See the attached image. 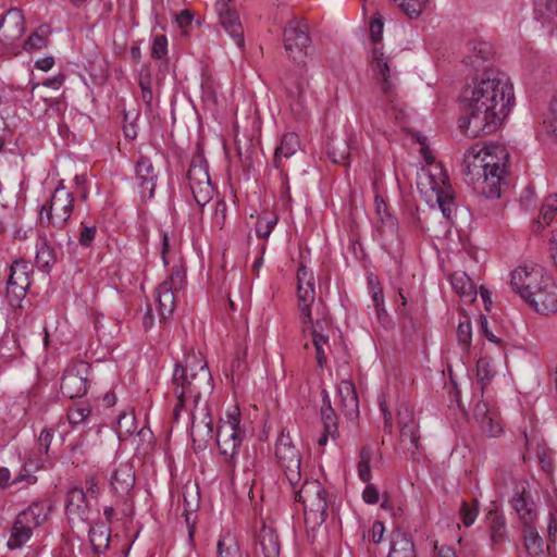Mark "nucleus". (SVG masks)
<instances>
[{"instance_id":"f257e3e1","label":"nucleus","mask_w":557,"mask_h":557,"mask_svg":"<svg viewBox=\"0 0 557 557\" xmlns=\"http://www.w3.org/2000/svg\"><path fill=\"white\" fill-rule=\"evenodd\" d=\"M462 132L471 138L488 135L503 125L515 106L513 87L506 73L484 67L467 84L460 95Z\"/></svg>"},{"instance_id":"f03ea898","label":"nucleus","mask_w":557,"mask_h":557,"mask_svg":"<svg viewBox=\"0 0 557 557\" xmlns=\"http://www.w3.org/2000/svg\"><path fill=\"white\" fill-rule=\"evenodd\" d=\"M173 393L177 398V404L174 407V420L177 421L181 411L186 408V400L188 397L193 398L194 408L190 409L191 423H195V409L203 394L211 395L214 388L211 372L207 362L201 356L189 354L185 357L184 363L176 362L172 375ZM205 434L197 437L194 433V426L190 434L196 453L205 450L209 441L212 438L213 433V419L211 410L208 405L205 408Z\"/></svg>"},{"instance_id":"7ed1b4c3","label":"nucleus","mask_w":557,"mask_h":557,"mask_svg":"<svg viewBox=\"0 0 557 557\" xmlns=\"http://www.w3.org/2000/svg\"><path fill=\"white\" fill-rule=\"evenodd\" d=\"M509 152L504 146L486 147L478 150L469 148L462 162L461 172L468 184H479L474 187L481 195L488 199H498L502 196V186L507 174Z\"/></svg>"},{"instance_id":"20e7f679","label":"nucleus","mask_w":557,"mask_h":557,"mask_svg":"<svg viewBox=\"0 0 557 557\" xmlns=\"http://www.w3.org/2000/svg\"><path fill=\"white\" fill-rule=\"evenodd\" d=\"M239 425L240 411L234 406L226 412V420L220 419L215 434L219 453L232 470L235 469V458L245 436V431Z\"/></svg>"},{"instance_id":"39448f33","label":"nucleus","mask_w":557,"mask_h":557,"mask_svg":"<svg viewBox=\"0 0 557 557\" xmlns=\"http://www.w3.org/2000/svg\"><path fill=\"white\" fill-rule=\"evenodd\" d=\"M327 493L319 481L306 480L298 491L295 500L304 504L305 521L320 525L327 518Z\"/></svg>"},{"instance_id":"423d86ee","label":"nucleus","mask_w":557,"mask_h":557,"mask_svg":"<svg viewBox=\"0 0 557 557\" xmlns=\"http://www.w3.org/2000/svg\"><path fill=\"white\" fill-rule=\"evenodd\" d=\"M91 366L84 360H72L63 371L60 393L69 398H81L86 395L89 384Z\"/></svg>"},{"instance_id":"0eeeda50","label":"nucleus","mask_w":557,"mask_h":557,"mask_svg":"<svg viewBox=\"0 0 557 557\" xmlns=\"http://www.w3.org/2000/svg\"><path fill=\"white\" fill-rule=\"evenodd\" d=\"M275 456L284 470L288 483L292 487H295L301 480V456L293 444L289 434L285 433V430H282L276 441Z\"/></svg>"},{"instance_id":"6e6552de","label":"nucleus","mask_w":557,"mask_h":557,"mask_svg":"<svg viewBox=\"0 0 557 557\" xmlns=\"http://www.w3.org/2000/svg\"><path fill=\"white\" fill-rule=\"evenodd\" d=\"M549 278L541 267H519L510 274V286L528 304L534 292L540 290Z\"/></svg>"},{"instance_id":"1a4fd4ad","label":"nucleus","mask_w":557,"mask_h":557,"mask_svg":"<svg viewBox=\"0 0 557 557\" xmlns=\"http://www.w3.org/2000/svg\"><path fill=\"white\" fill-rule=\"evenodd\" d=\"M283 44L288 57L295 62L308 55L311 45L308 25L302 20L289 21L283 30Z\"/></svg>"},{"instance_id":"9d476101","label":"nucleus","mask_w":557,"mask_h":557,"mask_svg":"<svg viewBox=\"0 0 557 557\" xmlns=\"http://www.w3.org/2000/svg\"><path fill=\"white\" fill-rule=\"evenodd\" d=\"M74 208V196L66 191L62 182L54 189L50 201L41 207L40 213L47 211L48 225L63 228L71 218Z\"/></svg>"},{"instance_id":"9b49d317","label":"nucleus","mask_w":557,"mask_h":557,"mask_svg":"<svg viewBox=\"0 0 557 557\" xmlns=\"http://www.w3.org/2000/svg\"><path fill=\"white\" fill-rule=\"evenodd\" d=\"M307 69L302 64L294 73H289L283 81L286 97L294 114L301 116L306 110L305 91L309 85L306 77Z\"/></svg>"},{"instance_id":"f8f14e48","label":"nucleus","mask_w":557,"mask_h":557,"mask_svg":"<svg viewBox=\"0 0 557 557\" xmlns=\"http://www.w3.org/2000/svg\"><path fill=\"white\" fill-rule=\"evenodd\" d=\"M232 1L233 0H216L215 12L221 26L233 38L236 46L243 48L245 45L244 29L238 13L230 7Z\"/></svg>"},{"instance_id":"ddd939ff","label":"nucleus","mask_w":557,"mask_h":557,"mask_svg":"<svg viewBox=\"0 0 557 557\" xmlns=\"http://www.w3.org/2000/svg\"><path fill=\"white\" fill-rule=\"evenodd\" d=\"M135 177L143 200L146 201L153 198L158 181V171L149 157L140 154L137 159L135 163Z\"/></svg>"},{"instance_id":"4468645a","label":"nucleus","mask_w":557,"mask_h":557,"mask_svg":"<svg viewBox=\"0 0 557 557\" xmlns=\"http://www.w3.org/2000/svg\"><path fill=\"white\" fill-rule=\"evenodd\" d=\"M398 423L400 426V437L403 441L409 440L408 451L413 462H420L422 457V445L420 444L419 426L411 412H398Z\"/></svg>"},{"instance_id":"2eb2a0df","label":"nucleus","mask_w":557,"mask_h":557,"mask_svg":"<svg viewBox=\"0 0 557 557\" xmlns=\"http://www.w3.org/2000/svg\"><path fill=\"white\" fill-rule=\"evenodd\" d=\"M534 296L528 301V305L537 313L549 314L557 312V284L550 277Z\"/></svg>"},{"instance_id":"dca6fc26","label":"nucleus","mask_w":557,"mask_h":557,"mask_svg":"<svg viewBox=\"0 0 557 557\" xmlns=\"http://www.w3.org/2000/svg\"><path fill=\"white\" fill-rule=\"evenodd\" d=\"M469 54L465 58L466 65L473 66L476 73H482L484 67H492L495 51L493 46L484 40H471L468 44Z\"/></svg>"},{"instance_id":"f3484780","label":"nucleus","mask_w":557,"mask_h":557,"mask_svg":"<svg viewBox=\"0 0 557 557\" xmlns=\"http://www.w3.org/2000/svg\"><path fill=\"white\" fill-rule=\"evenodd\" d=\"M65 512L69 519L86 521L88 519L89 505L86 493L79 487H72L66 493Z\"/></svg>"},{"instance_id":"a211bd4d","label":"nucleus","mask_w":557,"mask_h":557,"mask_svg":"<svg viewBox=\"0 0 557 557\" xmlns=\"http://www.w3.org/2000/svg\"><path fill=\"white\" fill-rule=\"evenodd\" d=\"M110 484L119 496H127L135 485V471L132 463H120L111 476Z\"/></svg>"},{"instance_id":"6ab92c4d","label":"nucleus","mask_w":557,"mask_h":557,"mask_svg":"<svg viewBox=\"0 0 557 557\" xmlns=\"http://www.w3.org/2000/svg\"><path fill=\"white\" fill-rule=\"evenodd\" d=\"M325 152L335 164L348 166L350 163V145L345 135L333 134L330 136L325 146Z\"/></svg>"},{"instance_id":"aec40b11","label":"nucleus","mask_w":557,"mask_h":557,"mask_svg":"<svg viewBox=\"0 0 557 557\" xmlns=\"http://www.w3.org/2000/svg\"><path fill=\"white\" fill-rule=\"evenodd\" d=\"M338 396L341 398V410L349 420L359 417V399L355 385L349 381H343L338 386Z\"/></svg>"},{"instance_id":"412c9836","label":"nucleus","mask_w":557,"mask_h":557,"mask_svg":"<svg viewBox=\"0 0 557 557\" xmlns=\"http://www.w3.org/2000/svg\"><path fill=\"white\" fill-rule=\"evenodd\" d=\"M511 504L523 525L533 524L537 517V512L531 495H528L525 491L517 493L512 497Z\"/></svg>"},{"instance_id":"4be33fe9","label":"nucleus","mask_w":557,"mask_h":557,"mask_svg":"<svg viewBox=\"0 0 557 557\" xmlns=\"http://www.w3.org/2000/svg\"><path fill=\"white\" fill-rule=\"evenodd\" d=\"M387 557H417L411 536L400 530L393 531Z\"/></svg>"},{"instance_id":"5701e85b","label":"nucleus","mask_w":557,"mask_h":557,"mask_svg":"<svg viewBox=\"0 0 557 557\" xmlns=\"http://www.w3.org/2000/svg\"><path fill=\"white\" fill-rule=\"evenodd\" d=\"M47 506L44 502H34L26 509L22 510L17 517V524H24L34 530L41 525L47 519Z\"/></svg>"},{"instance_id":"b1692460","label":"nucleus","mask_w":557,"mask_h":557,"mask_svg":"<svg viewBox=\"0 0 557 557\" xmlns=\"http://www.w3.org/2000/svg\"><path fill=\"white\" fill-rule=\"evenodd\" d=\"M372 62L375 64L374 72L381 83L382 91L385 95H389L393 89V85L389 81L391 69L388 58L384 55L381 48L375 47L372 49Z\"/></svg>"},{"instance_id":"393cba45","label":"nucleus","mask_w":557,"mask_h":557,"mask_svg":"<svg viewBox=\"0 0 557 557\" xmlns=\"http://www.w3.org/2000/svg\"><path fill=\"white\" fill-rule=\"evenodd\" d=\"M300 143L297 134L287 133L282 136L280 146L275 149L273 164L276 169L282 168V159H288L297 152Z\"/></svg>"},{"instance_id":"a878e982","label":"nucleus","mask_w":557,"mask_h":557,"mask_svg":"<svg viewBox=\"0 0 557 557\" xmlns=\"http://www.w3.org/2000/svg\"><path fill=\"white\" fill-rule=\"evenodd\" d=\"M175 292L168 283H161L157 288L158 311L163 320L171 317L175 309Z\"/></svg>"},{"instance_id":"bb28decb","label":"nucleus","mask_w":557,"mask_h":557,"mask_svg":"<svg viewBox=\"0 0 557 557\" xmlns=\"http://www.w3.org/2000/svg\"><path fill=\"white\" fill-rule=\"evenodd\" d=\"M453 289L465 300L472 302L476 299V288L465 272L454 273L450 277Z\"/></svg>"},{"instance_id":"cd10ccee","label":"nucleus","mask_w":557,"mask_h":557,"mask_svg":"<svg viewBox=\"0 0 557 557\" xmlns=\"http://www.w3.org/2000/svg\"><path fill=\"white\" fill-rule=\"evenodd\" d=\"M491 540L494 545H500L508 539L506 519L497 510H490L487 513Z\"/></svg>"},{"instance_id":"c85d7f7f","label":"nucleus","mask_w":557,"mask_h":557,"mask_svg":"<svg viewBox=\"0 0 557 557\" xmlns=\"http://www.w3.org/2000/svg\"><path fill=\"white\" fill-rule=\"evenodd\" d=\"M321 420L324 431L330 434L332 438L338 437L337 416L331 405L330 397L325 392L322 399Z\"/></svg>"},{"instance_id":"c756f323","label":"nucleus","mask_w":557,"mask_h":557,"mask_svg":"<svg viewBox=\"0 0 557 557\" xmlns=\"http://www.w3.org/2000/svg\"><path fill=\"white\" fill-rule=\"evenodd\" d=\"M32 268L24 259H15L10 265V275L8 281L17 283V285L29 288Z\"/></svg>"},{"instance_id":"7c9ffc66","label":"nucleus","mask_w":557,"mask_h":557,"mask_svg":"<svg viewBox=\"0 0 557 557\" xmlns=\"http://www.w3.org/2000/svg\"><path fill=\"white\" fill-rule=\"evenodd\" d=\"M7 24L10 38H15L24 33V15L23 11L17 8L10 9L4 16L0 17V28Z\"/></svg>"},{"instance_id":"2f4dec72","label":"nucleus","mask_w":557,"mask_h":557,"mask_svg":"<svg viewBox=\"0 0 557 557\" xmlns=\"http://www.w3.org/2000/svg\"><path fill=\"white\" fill-rule=\"evenodd\" d=\"M259 544L261 546L264 557H278L280 542L276 532L263 527L259 533Z\"/></svg>"},{"instance_id":"473e14b6","label":"nucleus","mask_w":557,"mask_h":557,"mask_svg":"<svg viewBox=\"0 0 557 557\" xmlns=\"http://www.w3.org/2000/svg\"><path fill=\"white\" fill-rule=\"evenodd\" d=\"M187 180L189 185L194 183L211 182L209 175V165L202 156H198L191 160L187 172Z\"/></svg>"},{"instance_id":"72a5a7b5","label":"nucleus","mask_w":557,"mask_h":557,"mask_svg":"<svg viewBox=\"0 0 557 557\" xmlns=\"http://www.w3.org/2000/svg\"><path fill=\"white\" fill-rule=\"evenodd\" d=\"M35 262L38 269L45 273H49L52 265L57 262L55 250L47 240H42L37 245Z\"/></svg>"},{"instance_id":"f704fd0d","label":"nucleus","mask_w":557,"mask_h":557,"mask_svg":"<svg viewBox=\"0 0 557 557\" xmlns=\"http://www.w3.org/2000/svg\"><path fill=\"white\" fill-rule=\"evenodd\" d=\"M401 305L397 308V313L399 317L400 325L406 333V335L413 334L418 329V323L414 320L410 308H408V301L407 298L403 295V293H399Z\"/></svg>"},{"instance_id":"c9c22d12","label":"nucleus","mask_w":557,"mask_h":557,"mask_svg":"<svg viewBox=\"0 0 557 557\" xmlns=\"http://www.w3.org/2000/svg\"><path fill=\"white\" fill-rule=\"evenodd\" d=\"M32 535L33 530L24 524H17V520L15 519L7 546L11 550L20 548L32 537Z\"/></svg>"},{"instance_id":"e433bc0d","label":"nucleus","mask_w":557,"mask_h":557,"mask_svg":"<svg viewBox=\"0 0 557 557\" xmlns=\"http://www.w3.org/2000/svg\"><path fill=\"white\" fill-rule=\"evenodd\" d=\"M194 200L199 207H205L213 197L214 188L211 182L189 185Z\"/></svg>"},{"instance_id":"4c0bfd02","label":"nucleus","mask_w":557,"mask_h":557,"mask_svg":"<svg viewBox=\"0 0 557 557\" xmlns=\"http://www.w3.org/2000/svg\"><path fill=\"white\" fill-rule=\"evenodd\" d=\"M373 450L371 446H363L360 449L359 461L357 465L358 476L362 482L371 481V458Z\"/></svg>"},{"instance_id":"58836bf2","label":"nucleus","mask_w":557,"mask_h":557,"mask_svg":"<svg viewBox=\"0 0 557 557\" xmlns=\"http://www.w3.org/2000/svg\"><path fill=\"white\" fill-rule=\"evenodd\" d=\"M48 34L49 27L47 25L39 26L24 42V50L33 51L46 48L48 46Z\"/></svg>"},{"instance_id":"ea45409f","label":"nucleus","mask_w":557,"mask_h":557,"mask_svg":"<svg viewBox=\"0 0 557 557\" xmlns=\"http://www.w3.org/2000/svg\"><path fill=\"white\" fill-rule=\"evenodd\" d=\"M557 12V0H534L535 17L542 23L552 22Z\"/></svg>"},{"instance_id":"a19ab883","label":"nucleus","mask_w":557,"mask_h":557,"mask_svg":"<svg viewBox=\"0 0 557 557\" xmlns=\"http://www.w3.org/2000/svg\"><path fill=\"white\" fill-rule=\"evenodd\" d=\"M11 472L8 468H0V488H7L11 484H17L22 481H26L28 484H34L37 481V478L33 474H29L25 471V473H20L15 476V479L10 483Z\"/></svg>"},{"instance_id":"79ce46f5","label":"nucleus","mask_w":557,"mask_h":557,"mask_svg":"<svg viewBox=\"0 0 557 557\" xmlns=\"http://www.w3.org/2000/svg\"><path fill=\"white\" fill-rule=\"evenodd\" d=\"M17 285V283H13L11 281H7V292L5 296L8 298L9 304L12 307L20 306V302L25 298L26 293L28 290L27 287Z\"/></svg>"},{"instance_id":"37998d69","label":"nucleus","mask_w":557,"mask_h":557,"mask_svg":"<svg viewBox=\"0 0 557 557\" xmlns=\"http://www.w3.org/2000/svg\"><path fill=\"white\" fill-rule=\"evenodd\" d=\"M523 533H524V545L528 550H531V549L541 550L542 549L543 540L536 532L533 524L523 525Z\"/></svg>"},{"instance_id":"c03bdc74","label":"nucleus","mask_w":557,"mask_h":557,"mask_svg":"<svg viewBox=\"0 0 557 557\" xmlns=\"http://www.w3.org/2000/svg\"><path fill=\"white\" fill-rule=\"evenodd\" d=\"M557 212V195H550L542 206L540 216L545 225H549Z\"/></svg>"},{"instance_id":"a18cd8bd","label":"nucleus","mask_w":557,"mask_h":557,"mask_svg":"<svg viewBox=\"0 0 557 557\" xmlns=\"http://www.w3.org/2000/svg\"><path fill=\"white\" fill-rule=\"evenodd\" d=\"M476 376L479 382L484 386L487 385L492 377L494 376V372L490 364V361L486 358H480L476 362Z\"/></svg>"},{"instance_id":"49530a36","label":"nucleus","mask_w":557,"mask_h":557,"mask_svg":"<svg viewBox=\"0 0 557 557\" xmlns=\"http://www.w3.org/2000/svg\"><path fill=\"white\" fill-rule=\"evenodd\" d=\"M278 218L273 215V218L265 220L264 218H258L256 223V234L258 237L267 239L272 233L274 226L277 224Z\"/></svg>"},{"instance_id":"de8ad7c7","label":"nucleus","mask_w":557,"mask_h":557,"mask_svg":"<svg viewBox=\"0 0 557 557\" xmlns=\"http://www.w3.org/2000/svg\"><path fill=\"white\" fill-rule=\"evenodd\" d=\"M438 207L446 219H449L454 206V196L448 190H438L437 199Z\"/></svg>"},{"instance_id":"09e8293b","label":"nucleus","mask_w":557,"mask_h":557,"mask_svg":"<svg viewBox=\"0 0 557 557\" xmlns=\"http://www.w3.org/2000/svg\"><path fill=\"white\" fill-rule=\"evenodd\" d=\"M375 207L382 223L388 224L391 226L397 225V219L387 212V206L383 198L379 195L375 196Z\"/></svg>"},{"instance_id":"8fccbe9b","label":"nucleus","mask_w":557,"mask_h":557,"mask_svg":"<svg viewBox=\"0 0 557 557\" xmlns=\"http://www.w3.org/2000/svg\"><path fill=\"white\" fill-rule=\"evenodd\" d=\"M168 54V39L165 35H156L151 47V58L162 59Z\"/></svg>"},{"instance_id":"3c124183","label":"nucleus","mask_w":557,"mask_h":557,"mask_svg":"<svg viewBox=\"0 0 557 557\" xmlns=\"http://www.w3.org/2000/svg\"><path fill=\"white\" fill-rule=\"evenodd\" d=\"M97 227L95 225H87L86 223L82 222L78 235L79 245L85 248L90 247L95 239Z\"/></svg>"},{"instance_id":"603ef678","label":"nucleus","mask_w":557,"mask_h":557,"mask_svg":"<svg viewBox=\"0 0 557 557\" xmlns=\"http://www.w3.org/2000/svg\"><path fill=\"white\" fill-rule=\"evenodd\" d=\"M479 424L482 432L487 434L488 436H497L503 431L499 421L495 418L493 413L486 418V421H482Z\"/></svg>"},{"instance_id":"864d4df0","label":"nucleus","mask_w":557,"mask_h":557,"mask_svg":"<svg viewBox=\"0 0 557 557\" xmlns=\"http://www.w3.org/2000/svg\"><path fill=\"white\" fill-rule=\"evenodd\" d=\"M90 413V408L78 406L70 408L67 418L71 424H79L83 423Z\"/></svg>"},{"instance_id":"5fc2aeb1","label":"nucleus","mask_w":557,"mask_h":557,"mask_svg":"<svg viewBox=\"0 0 557 557\" xmlns=\"http://www.w3.org/2000/svg\"><path fill=\"white\" fill-rule=\"evenodd\" d=\"M298 304L312 305L315 299L314 285L297 286Z\"/></svg>"},{"instance_id":"6e6d98bb","label":"nucleus","mask_w":557,"mask_h":557,"mask_svg":"<svg viewBox=\"0 0 557 557\" xmlns=\"http://www.w3.org/2000/svg\"><path fill=\"white\" fill-rule=\"evenodd\" d=\"M384 22L382 16L373 17L370 22V38L374 44L382 40Z\"/></svg>"},{"instance_id":"4d7b16f0","label":"nucleus","mask_w":557,"mask_h":557,"mask_svg":"<svg viewBox=\"0 0 557 557\" xmlns=\"http://www.w3.org/2000/svg\"><path fill=\"white\" fill-rule=\"evenodd\" d=\"M297 286L314 285L313 272L305 264H300L297 270Z\"/></svg>"},{"instance_id":"13d9d810","label":"nucleus","mask_w":557,"mask_h":557,"mask_svg":"<svg viewBox=\"0 0 557 557\" xmlns=\"http://www.w3.org/2000/svg\"><path fill=\"white\" fill-rule=\"evenodd\" d=\"M185 278V271L181 268H173L172 273L163 283H168L173 289H181Z\"/></svg>"},{"instance_id":"bf43d9fd","label":"nucleus","mask_w":557,"mask_h":557,"mask_svg":"<svg viewBox=\"0 0 557 557\" xmlns=\"http://www.w3.org/2000/svg\"><path fill=\"white\" fill-rule=\"evenodd\" d=\"M366 483H367V485L362 492L363 502L369 505L377 504L380 500L379 488L370 482H366Z\"/></svg>"},{"instance_id":"052dcab7","label":"nucleus","mask_w":557,"mask_h":557,"mask_svg":"<svg viewBox=\"0 0 557 557\" xmlns=\"http://www.w3.org/2000/svg\"><path fill=\"white\" fill-rule=\"evenodd\" d=\"M547 131L557 141V94L550 102V116L548 120Z\"/></svg>"},{"instance_id":"680f3d73","label":"nucleus","mask_w":557,"mask_h":557,"mask_svg":"<svg viewBox=\"0 0 557 557\" xmlns=\"http://www.w3.org/2000/svg\"><path fill=\"white\" fill-rule=\"evenodd\" d=\"M471 324L469 321L460 322L457 327L458 341L463 346H469L471 342Z\"/></svg>"},{"instance_id":"e2e57ef3","label":"nucleus","mask_w":557,"mask_h":557,"mask_svg":"<svg viewBox=\"0 0 557 557\" xmlns=\"http://www.w3.org/2000/svg\"><path fill=\"white\" fill-rule=\"evenodd\" d=\"M460 516H461L462 523L466 527H470L474 522V520L478 516V509L470 508L469 505L463 502L461 504V508H460Z\"/></svg>"},{"instance_id":"0e129e2a","label":"nucleus","mask_w":557,"mask_h":557,"mask_svg":"<svg viewBox=\"0 0 557 557\" xmlns=\"http://www.w3.org/2000/svg\"><path fill=\"white\" fill-rule=\"evenodd\" d=\"M53 438V430L52 429H44L38 437V448L40 453L48 454L50 444Z\"/></svg>"},{"instance_id":"69168bd1","label":"nucleus","mask_w":557,"mask_h":557,"mask_svg":"<svg viewBox=\"0 0 557 557\" xmlns=\"http://www.w3.org/2000/svg\"><path fill=\"white\" fill-rule=\"evenodd\" d=\"M492 414L487 403L480 400L475 404L473 409V417L478 423L486 421V418Z\"/></svg>"},{"instance_id":"338daca9","label":"nucleus","mask_w":557,"mask_h":557,"mask_svg":"<svg viewBox=\"0 0 557 557\" xmlns=\"http://www.w3.org/2000/svg\"><path fill=\"white\" fill-rule=\"evenodd\" d=\"M193 20H194V15H193L191 11H189V10H183L180 14H177L175 16V21H176L178 27L182 28L183 30H185L186 28H188L191 25Z\"/></svg>"},{"instance_id":"774afa93","label":"nucleus","mask_w":557,"mask_h":557,"mask_svg":"<svg viewBox=\"0 0 557 557\" xmlns=\"http://www.w3.org/2000/svg\"><path fill=\"white\" fill-rule=\"evenodd\" d=\"M384 531H385V528H384V524L382 521L380 520H375L372 524V529H371V540L373 543L375 544H379L382 539H383V535H384Z\"/></svg>"}]
</instances>
